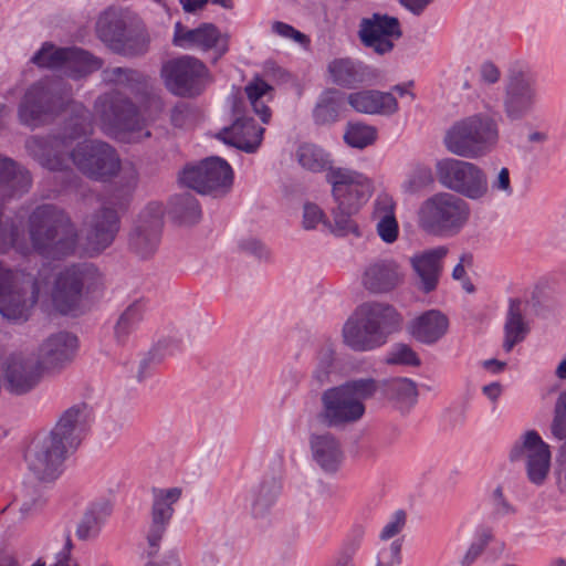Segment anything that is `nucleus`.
Instances as JSON below:
<instances>
[{
  "label": "nucleus",
  "mask_w": 566,
  "mask_h": 566,
  "mask_svg": "<svg viewBox=\"0 0 566 566\" xmlns=\"http://www.w3.org/2000/svg\"><path fill=\"white\" fill-rule=\"evenodd\" d=\"M101 80L106 85L126 88L139 102L156 105L158 94L154 83L146 74L129 67H106L101 73Z\"/></svg>",
  "instance_id": "nucleus-25"
},
{
  "label": "nucleus",
  "mask_w": 566,
  "mask_h": 566,
  "mask_svg": "<svg viewBox=\"0 0 566 566\" xmlns=\"http://www.w3.org/2000/svg\"><path fill=\"white\" fill-rule=\"evenodd\" d=\"M120 41L125 46H133L135 45V43L132 41H138V44L136 43V46H134V52L117 53L118 55L125 57H136L147 53L149 49L150 38L144 27L139 25L138 23H134L129 19V21L125 25V32H123V35H120Z\"/></svg>",
  "instance_id": "nucleus-41"
},
{
  "label": "nucleus",
  "mask_w": 566,
  "mask_h": 566,
  "mask_svg": "<svg viewBox=\"0 0 566 566\" xmlns=\"http://www.w3.org/2000/svg\"><path fill=\"white\" fill-rule=\"evenodd\" d=\"M402 35L398 18L387 13L374 12L359 21L358 38L361 44L377 54L392 51L396 40Z\"/></svg>",
  "instance_id": "nucleus-15"
},
{
  "label": "nucleus",
  "mask_w": 566,
  "mask_h": 566,
  "mask_svg": "<svg viewBox=\"0 0 566 566\" xmlns=\"http://www.w3.org/2000/svg\"><path fill=\"white\" fill-rule=\"evenodd\" d=\"M171 43L174 46L199 52L212 51L216 63L229 50L228 36L223 34L213 23H201L190 29L181 22H176Z\"/></svg>",
  "instance_id": "nucleus-13"
},
{
  "label": "nucleus",
  "mask_w": 566,
  "mask_h": 566,
  "mask_svg": "<svg viewBox=\"0 0 566 566\" xmlns=\"http://www.w3.org/2000/svg\"><path fill=\"white\" fill-rule=\"evenodd\" d=\"M343 386L356 401L360 402L371 398L377 391V382L371 378L350 380L343 384Z\"/></svg>",
  "instance_id": "nucleus-50"
},
{
  "label": "nucleus",
  "mask_w": 566,
  "mask_h": 566,
  "mask_svg": "<svg viewBox=\"0 0 566 566\" xmlns=\"http://www.w3.org/2000/svg\"><path fill=\"white\" fill-rule=\"evenodd\" d=\"M181 493L180 488L153 489L151 522L146 536L148 543L147 554L149 556L158 552L159 543L175 512L172 505L178 502Z\"/></svg>",
  "instance_id": "nucleus-23"
},
{
  "label": "nucleus",
  "mask_w": 566,
  "mask_h": 566,
  "mask_svg": "<svg viewBox=\"0 0 566 566\" xmlns=\"http://www.w3.org/2000/svg\"><path fill=\"white\" fill-rule=\"evenodd\" d=\"M504 333L503 348L507 353L511 352L516 344L521 343L528 333V326L522 312V302L518 298L510 301Z\"/></svg>",
  "instance_id": "nucleus-36"
},
{
  "label": "nucleus",
  "mask_w": 566,
  "mask_h": 566,
  "mask_svg": "<svg viewBox=\"0 0 566 566\" xmlns=\"http://www.w3.org/2000/svg\"><path fill=\"white\" fill-rule=\"evenodd\" d=\"M51 271L43 268L34 275L24 271H11L0 262V313L8 321L22 323L42 294H48Z\"/></svg>",
  "instance_id": "nucleus-3"
},
{
  "label": "nucleus",
  "mask_w": 566,
  "mask_h": 566,
  "mask_svg": "<svg viewBox=\"0 0 566 566\" xmlns=\"http://www.w3.org/2000/svg\"><path fill=\"white\" fill-rule=\"evenodd\" d=\"M69 450L50 434L35 439L25 453L31 472L44 482L55 480L61 473V465Z\"/></svg>",
  "instance_id": "nucleus-16"
},
{
  "label": "nucleus",
  "mask_w": 566,
  "mask_h": 566,
  "mask_svg": "<svg viewBox=\"0 0 566 566\" xmlns=\"http://www.w3.org/2000/svg\"><path fill=\"white\" fill-rule=\"evenodd\" d=\"M364 536L365 527L360 524L354 525L346 535L333 562L343 566H354L353 559L361 545Z\"/></svg>",
  "instance_id": "nucleus-43"
},
{
  "label": "nucleus",
  "mask_w": 566,
  "mask_h": 566,
  "mask_svg": "<svg viewBox=\"0 0 566 566\" xmlns=\"http://www.w3.org/2000/svg\"><path fill=\"white\" fill-rule=\"evenodd\" d=\"M297 163L306 170L319 172L328 170L326 180L332 186L336 202L333 209L334 232L338 235L357 233V224L352 217L368 201L373 193L371 181L363 174L348 168L331 167L329 154L315 144L304 143L296 150Z\"/></svg>",
  "instance_id": "nucleus-1"
},
{
  "label": "nucleus",
  "mask_w": 566,
  "mask_h": 566,
  "mask_svg": "<svg viewBox=\"0 0 566 566\" xmlns=\"http://www.w3.org/2000/svg\"><path fill=\"white\" fill-rule=\"evenodd\" d=\"M91 419L92 410L87 403L74 405L61 415L50 436L69 451H73L86 433Z\"/></svg>",
  "instance_id": "nucleus-26"
},
{
  "label": "nucleus",
  "mask_w": 566,
  "mask_h": 566,
  "mask_svg": "<svg viewBox=\"0 0 566 566\" xmlns=\"http://www.w3.org/2000/svg\"><path fill=\"white\" fill-rule=\"evenodd\" d=\"M93 134L92 114L88 108H77L65 122L63 133L54 137L50 143L52 146L66 145V140H73L82 136Z\"/></svg>",
  "instance_id": "nucleus-38"
},
{
  "label": "nucleus",
  "mask_w": 566,
  "mask_h": 566,
  "mask_svg": "<svg viewBox=\"0 0 566 566\" xmlns=\"http://www.w3.org/2000/svg\"><path fill=\"white\" fill-rule=\"evenodd\" d=\"M376 137V129L361 123H349L344 134V139L349 146L360 149L371 145Z\"/></svg>",
  "instance_id": "nucleus-47"
},
{
  "label": "nucleus",
  "mask_w": 566,
  "mask_h": 566,
  "mask_svg": "<svg viewBox=\"0 0 566 566\" xmlns=\"http://www.w3.org/2000/svg\"><path fill=\"white\" fill-rule=\"evenodd\" d=\"M164 210L161 205L153 202L139 214L138 224L130 235L129 245L136 254L148 258L158 248L163 229Z\"/></svg>",
  "instance_id": "nucleus-24"
},
{
  "label": "nucleus",
  "mask_w": 566,
  "mask_h": 566,
  "mask_svg": "<svg viewBox=\"0 0 566 566\" xmlns=\"http://www.w3.org/2000/svg\"><path fill=\"white\" fill-rule=\"evenodd\" d=\"M432 181L433 178L431 169L429 167H418L405 181L403 189L406 192L415 193L429 186Z\"/></svg>",
  "instance_id": "nucleus-51"
},
{
  "label": "nucleus",
  "mask_w": 566,
  "mask_h": 566,
  "mask_svg": "<svg viewBox=\"0 0 566 566\" xmlns=\"http://www.w3.org/2000/svg\"><path fill=\"white\" fill-rule=\"evenodd\" d=\"M324 219L323 210L315 203L304 205L303 224L305 229L315 228Z\"/></svg>",
  "instance_id": "nucleus-60"
},
{
  "label": "nucleus",
  "mask_w": 566,
  "mask_h": 566,
  "mask_svg": "<svg viewBox=\"0 0 566 566\" xmlns=\"http://www.w3.org/2000/svg\"><path fill=\"white\" fill-rule=\"evenodd\" d=\"M166 88L175 96L193 98L201 95L210 80L207 65L191 55L166 61L160 70Z\"/></svg>",
  "instance_id": "nucleus-8"
},
{
  "label": "nucleus",
  "mask_w": 566,
  "mask_h": 566,
  "mask_svg": "<svg viewBox=\"0 0 566 566\" xmlns=\"http://www.w3.org/2000/svg\"><path fill=\"white\" fill-rule=\"evenodd\" d=\"M407 514L402 510L396 511L387 524L384 526L379 537L382 541H388L398 535L406 526Z\"/></svg>",
  "instance_id": "nucleus-55"
},
{
  "label": "nucleus",
  "mask_w": 566,
  "mask_h": 566,
  "mask_svg": "<svg viewBox=\"0 0 566 566\" xmlns=\"http://www.w3.org/2000/svg\"><path fill=\"white\" fill-rule=\"evenodd\" d=\"M42 374L41 361L33 354L14 353L7 358L4 378L12 394L29 392L40 382Z\"/></svg>",
  "instance_id": "nucleus-22"
},
{
  "label": "nucleus",
  "mask_w": 566,
  "mask_h": 566,
  "mask_svg": "<svg viewBox=\"0 0 566 566\" xmlns=\"http://www.w3.org/2000/svg\"><path fill=\"white\" fill-rule=\"evenodd\" d=\"M523 455L526 457L528 480L536 485L543 484L549 471L551 452L548 444L534 430L527 431L523 443L515 444L510 454L513 461Z\"/></svg>",
  "instance_id": "nucleus-21"
},
{
  "label": "nucleus",
  "mask_w": 566,
  "mask_h": 566,
  "mask_svg": "<svg viewBox=\"0 0 566 566\" xmlns=\"http://www.w3.org/2000/svg\"><path fill=\"white\" fill-rule=\"evenodd\" d=\"M551 430L555 438L566 439V391L562 392L556 401Z\"/></svg>",
  "instance_id": "nucleus-52"
},
{
  "label": "nucleus",
  "mask_w": 566,
  "mask_h": 566,
  "mask_svg": "<svg viewBox=\"0 0 566 566\" xmlns=\"http://www.w3.org/2000/svg\"><path fill=\"white\" fill-rule=\"evenodd\" d=\"M180 182L199 193H219L230 189L233 181L231 166L220 157H208L196 165H187Z\"/></svg>",
  "instance_id": "nucleus-12"
},
{
  "label": "nucleus",
  "mask_w": 566,
  "mask_h": 566,
  "mask_svg": "<svg viewBox=\"0 0 566 566\" xmlns=\"http://www.w3.org/2000/svg\"><path fill=\"white\" fill-rule=\"evenodd\" d=\"M109 514L111 506L108 503L91 505L77 525L76 536L82 541L97 536L103 522Z\"/></svg>",
  "instance_id": "nucleus-40"
},
{
  "label": "nucleus",
  "mask_w": 566,
  "mask_h": 566,
  "mask_svg": "<svg viewBox=\"0 0 566 566\" xmlns=\"http://www.w3.org/2000/svg\"><path fill=\"white\" fill-rule=\"evenodd\" d=\"M419 226L432 234L453 235L468 222L470 208L465 200L439 192L424 200L419 209Z\"/></svg>",
  "instance_id": "nucleus-7"
},
{
  "label": "nucleus",
  "mask_w": 566,
  "mask_h": 566,
  "mask_svg": "<svg viewBox=\"0 0 566 566\" xmlns=\"http://www.w3.org/2000/svg\"><path fill=\"white\" fill-rule=\"evenodd\" d=\"M412 82L408 84H398L390 92H380L376 90L361 91L349 94L347 102L349 106H397L399 102L412 104L416 95L410 91Z\"/></svg>",
  "instance_id": "nucleus-31"
},
{
  "label": "nucleus",
  "mask_w": 566,
  "mask_h": 566,
  "mask_svg": "<svg viewBox=\"0 0 566 566\" xmlns=\"http://www.w3.org/2000/svg\"><path fill=\"white\" fill-rule=\"evenodd\" d=\"M541 102L536 74L530 65L522 61L511 63L504 80L505 106H528Z\"/></svg>",
  "instance_id": "nucleus-17"
},
{
  "label": "nucleus",
  "mask_w": 566,
  "mask_h": 566,
  "mask_svg": "<svg viewBox=\"0 0 566 566\" xmlns=\"http://www.w3.org/2000/svg\"><path fill=\"white\" fill-rule=\"evenodd\" d=\"M143 313L144 305L140 302H135L119 316L115 325V337L119 343L125 342L129 333L143 318Z\"/></svg>",
  "instance_id": "nucleus-46"
},
{
  "label": "nucleus",
  "mask_w": 566,
  "mask_h": 566,
  "mask_svg": "<svg viewBox=\"0 0 566 566\" xmlns=\"http://www.w3.org/2000/svg\"><path fill=\"white\" fill-rule=\"evenodd\" d=\"M120 229V219L115 208L103 206L86 217L83 222V233L86 250L91 253H101L115 240Z\"/></svg>",
  "instance_id": "nucleus-20"
},
{
  "label": "nucleus",
  "mask_w": 566,
  "mask_h": 566,
  "mask_svg": "<svg viewBox=\"0 0 566 566\" xmlns=\"http://www.w3.org/2000/svg\"><path fill=\"white\" fill-rule=\"evenodd\" d=\"M345 102V94L336 88H329L322 93L316 106H340Z\"/></svg>",
  "instance_id": "nucleus-64"
},
{
  "label": "nucleus",
  "mask_w": 566,
  "mask_h": 566,
  "mask_svg": "<svg viewBox=\"0 0 566 566\" xmlns=\"http://www.w3.org/2000/svg\"><path fill=\"white\" fill-rule=\"evenodd\" d=\"M401 277L398 266L392 261H380L371 264L364 274V285L376 293L389 292L395 289Z\"/></svg>",
  "instance_id": "nucleus-33"
},
{
  "label": "nucleus",
  "mask_w": 566,
  "mask_h": 566,
  "mask_svg": "<svg viewBox=\"0 0 566 566\" xmlns=\"http://www.w3.org/2000/svg\"><path fill=\"white\" fill-rule=\"evenodd\" d=\"M401 321V315L389 304L364 303L345 323L344 342L354 350H371L384 345L400 328Z\"/></svg>",
  "instance_id": "nucleus-4"
},
{
  "label": "nucleus",
  "mask_w": 566,
  "mask_h": 566,
  "mask_svg": "<svg viewBox=\"0 0 566 566\" xmlns=\"http://www.w3.org/2000/svg\"><path fill=\"white\" fill-rule=\"evenodd\" d=\"M94 106L106 107V106H136V105L133 102H130L117 88H112L111 91L98 96Z\"/></svg>",
  "instance_id": "nucleus-57"
},
{
  "label": "nucleus",
  "mask_w": 566,
  "mask_h": 566,
  "mask_svg": "<svg viewBox=\"0 0 566 566\" xmlns=\"http://www.w3.org/2000/svg\"><path fill=\"white\" fill-rule=\"evenodd\" d=\"M281 490L280 483L272 479L263 482L251 495L252 513L254 516L263 515L275 502Z\"/></svg>",
  "instance_id": "nucleus-44"
},
{
  "label": "nucleus",
  "mask_w": 566,
  "mask_h": 566,
  "mask_svg": "<svg viewBox=\"0 0 566 566\" xmlns=\"http://www.w3.org/2000/svg\"><path fill=\"white\" fill-rule=\"evenodd\" d=\"M494 512L499 515H506L514 513L513 506L506 501L503 494L502 486H497L492 495Z\"/></svg>",
  "instance_id": "nucleus-63"
},
{
  "label": "nucleus",
  "mask_w": 566,
  "mask_h": 566,
  "mask_svg": "<svg viewBox=\"0 0 566 566\" xmlns=\"http://www.w3.org/2000/svg\"><path fill=\"white\" fill-rule=\"evenodd\" d=\"M102 285V274L93 263H77L59 272L51 290L54 307L61 314L78 310L84 297Z\"/></svg>",
  "instance_id": "nucleus-6"
},
{
  "label": "nucleus",
  "mask_w": 566,
  "mask_h": 566,
  "mask_svg": "<svg viewBox=\"0 0 566 566\" xmlns=\"http://www.w3.org/2000/svg\"><path fill=\"white\" fill-rule=\"evenodd\" d=\"M496 122L484 115H474L457 122L447 133V149L461 157L476 158L490 153L497 144Z\"/></svg>",
  "instance_id": "nucleus-5"
},
{
  "label": "nucleus",
  "mask_w": 566,
  "mask_h": 566,
  "mask_svg": "<svg viewBox=\"0 0 566 566\" xmlns=\"http://www.w3.org/2000/svg\"><path fill=\"white\" fill-rule=\"evenodd\" d=\"M129 19L123 12L109 10L105 11L97 21L96 31L98 38L114 53H132L135 50V45L125 46L120 41V35L125 32V25ZM133 42L136 44L135 41Z\"/></svg>",
  "instance_id": "nucleus-32"
},
{
  "label": "nucleus",
  "mask_w": 566,
  "mask_h": 566,
  "mask_svg": "<svg viewBox=\"0 0 566 566\" xmlns=\"http://www.w3.org/2000/svg\"><path fill=\"white\" fill-rule=\"evenodd\" d=\"M388 391L397 401L413 405L417 401L418 389L416 382L407 378H396L388 382Z\"/></svg>",
  "instance_id": "nucleus-49"
},
{
  "label": "nucleus",
  "mask_w": 566,
  "mask_h": 566,
  "mask_svg": "<svg viewBox=\"0 0 566 566\" xmlns=\"http://www.w3.org/2000/svg\"><path fill=\"white\" fill-rule=\"evenodd\" d=\"M328 72L334 83L345 87H353L363 82L365 75L363 64L349 57L335 59L329 62Z\"/></svg>",
  "instance_id": "nucleus-39"
},
{
  "label": "nucleus",
  "mask_w": 566,
  "mask_h": 566,
  "mask_svg": "<svg viewBox=\"0 0 566 566\" xmlns=\"http://www.w3.org/2000/svg\"><path fill=\"white\" fill-rule=\"evenodd\" d=\"M322 405L318 419L328 427L357 421L365 412L364 403L356 401L343 385L325 390Z\"/></svg>",
  "instance_id": "nucleus-19"
},
{
  "label": "nucleus",
  "mask_w": 566,
  "mask_h": 566,
  "mask_svg": "<svg viewBox=\"0 0 566 566\" xmlns=\"http://www.w3.org/2000/svg\"><path fill=\"white\" fill-rule=\"evenodd\" d=\"M272 30L277 35L285 38V39H292L293 41L301 43V44L308 41L307 36L304 33L300 32L292 25L281 22V21H275L272 24Z\"/></svg>",
  "instance_id": "nucleus-58"
},
{
  "label": "nucleus",
  "mask_w": 566,
  "mask_h": 566,
  "mask_svg": "<svg viewBox=\"0 0 566 566\" xmlns=\"http://www.w3.org/2000/svg\"><path fill=\"white\" fill-rule=\"evenodd\" d=\"M32 184L28 170L21 168L14 160L0 155V187L10 196L29 191Z\"/></svg>",
  "instance_id": "nucleus-35"
},
{
  "label": "nucleus",
  "mask_w": 566,
  "mask_h": 566,
  "mask_svg": "<svg viewBox=\"0 0 566 566\" xmlns=\"http://www.w3.org/2000/svg\"><path fill=\"white\" fill-rule=\"evenodd\" d=\"M69 108H19V118L30 128H36L56 118H65Z\"/></svg>",
  "instance_id": "nucleus-45"
},
{
  "label": "nucleus",
  "mask_w": 566,
  "mask_h": 566,
  "mask_svg": "<svg viewBox=\"0 0 566 566\" xmlns=\"http://www.w3.org/2000/svg\"><path fill=\"white\" fill-rule=\"evenodd\" d=\"M74 166L86 177L108 181L120 171V159L109 144L90 139L78 143L70 153Z\"/></svg>",
  "instance_id": "nucleus-10"
},
{
  "label": "nucleus",
  "mask_w": 566,
  "mask_h": 566,
  "mask_svg": "<svg viewBox=\"0 0 566 566\" xmlns=\"http://www.w3.org/2000/svg\"><path fill=\"white\" fill-rule=\"evenodd\" d=\"M438 181L447 189L470 199H480L488 192V179L484 171L476 165L454 158H446L437 163Z\"/></svg>",
  "instance_id": "nucleus-11"
},
{
  "label": "nucleus",
  "mask_w": 566,
  "mask_h": 566,
  "mask_svg": "<svg viewBox=\"0 0 566 566\" xmlns=\"http://www.w3.org/2000/svg\"><path fill=\"white\" fill-rule=\"evenodd\" d=\"M375 217L378 219L377 233L386 243H392L399 234L395 216V203L388 196L379 197L375 202Z\"/></svg>",
  "instance_id": "nucleus-37"
},
{
  "label": "nucleus",
  "mask_w": 566,
  "mask_h": 566,
  "mask_svg": "<svg viewBox=\"0 0 566 566\" xmlns=\"http://www.w3.org/2000/svg\"><path fill=\"white\" fill-rule=\"evenodd\" d=\"M448 254L446 247H437L410 259L411 266L419 279V289L424 293L434 291L442 272V261Z\"/></svg>",
  "instance_id": "nucleus-29"
},
{
  "label": "nucleus",
  "mask_w": 566,
  "mask_h": 566,
  "mask_svg": "<svg viewBox=\"0 0 566 566\" xmlns=\"http://www.w3.org/2000/svg\"><path fill=\"white\" fill-rule=\"evenodd\" d=\"M340 117L339 108H314L313 118L317 125H329Z\"/></svg>",
  "instance_id": "nucleus-62"
},
{
  "label": "nucleus",
  "mask_w": 566,
  "mask_h": 566,
  "mask_svg": "<svg viewBox=\"0 0 566 566\" xmlns=\"http://www.w3.org/2000/svg\"><path fill=\"white\" fill-rule=\"evenodd\" d=\"M33 249L46 258H62L75 252L78 233L69 213L51 203L36 207L29 217Z\"/></svg>",
  "instance_id": "nucleus-2"
},
{
  "label": "nucleus",
  "mask_w": 566,
  "mask_h": 566,
  "mask_svg": "<svg viewBox=\"0 0 566 566\" xmlns=\"http://www.w3.org/2000/svg\"><path fill=\"white\" fill-rule=\"evenodd\" d=\"M479 82L490 90L492 85L500 81L501 72L497 65L491 60L483 61L478 67Z\"/></svg>",
  "instance_id": "nucleus-54"
},
{
  "label": "nucleus",
  "mask_w": 566,
  "mask_h": 566,
  "mask_svg": "<svg viewBox=\"0 0 566 566\" xmlns=\"http://www.w3.org/2000/svg\"><path fill=\"white\" fill-rule=\"evenodd\" d=\"M390 361L394 364H402L409 366L420 365L418 355L407 345H400L392 354Z\"/></svg>",
  "instance_id": "nucleus-59"
},
{
  "label": "nucleus",
  "mask_w": 566,
  "mask_h": 566,
  "mask_svg": "<svg viewBox=\"0 0 566 566\" xmlns=\"http://www.w3.org/2000/svg\"><path fill=\"white\" fill-rule=\"evenodd\" d=\"M172 213L184 223H196L201 217L197 198L190 192L176 195L171 199Z\"/></svg>",
  "instance_id": "nucleus-42"
},
{
  "label": "nucleus",
  "mask_w": 566,
  "mask_h": 566,
  "mask_svg": "<svg viewBox=\"0 0 566 566\" xmlns=\"http://www.w3.org/2000/svg\"><path fill=\"white\" fill-rule=\"evenodd\" d=\"M72 86L61 77L43 78L34 83L20 106H73Z\"/></svg>",
  "instance_id": "nucleus-27"
},
{
  "label": "nucleus",
  "mask_w": 566,
  "mask_h": 566,
  "mask_svg": "<svg viewBox=\"0 0 566 566\" xmlns=\"http://www.w3.org/2000/svg\"><path fill=\"white\" fill-rule=\"evenodd\" d=\"M77 349V337L71 333L61 332L50 336L39 349L38 359L43 370L57 368L73 359Z\"/></svg>",
  "instance_id": "nucleus-28"
},
{
  "label": "nucleus",
  "mask_w": 566,
  "mask_h": 566,
  "mask_svg": "<svg viewBox=\"0 0 566 566\" xmlns=\"http://www.w3.org/2000/svg\"><path fill=\"white\" fill-rule=\"evenodd\" d=\"M265 129L258 126L247 108H232V123L216 134V138L248 154L255 153L262 144Z\"/></svg>",
  "instance_id": "nucleus-18"
},
{
  "label": "nucleus",
  "mask_w": 566,
  "mask_h": 566,
  "mask_svg": "<svg viewBox=\"0 0 566 566\" xmlns=\"http://www.w3.org/2000/svg\"><path fill=\"white\" fill-rule=\"evenodd\" d=\"M143 108H102V130L120 142L135 143L150 136Z\"/></svg>",
  "instance_id": "nucleus-14"
},
{
  "label": "nucleus",
  "mask_w": 566,
  "mask_h": 566,
  "mask_svg": "<svg viewBox=\"0 0 566 566\" xmlns=\"http://www.w3.org/2000/svg\"><path fill=\"white\" fill-rule=\"evenodd\" d=\"M497 101L496 95L486 87L473 90L468 94V102L475 105L490 106Z\"/></svg>",
  "instance_id": "nucleus-61"
},
{
  "label": "nucleus",
  "mask_w": 566,
  "mask_h": 566,
  "mask_svg": "<svg viewBox=\"0 0 566 566\" xmlns=\"http://www.w3.org/2000/svg\"><path fill=\"white\" fill-rule=\"evenodd\" d=\"M493 535L490 530H484L475 542L471 544L467 554L463 557V566H470L484 551V548L492 541Z\"/></svg>",
  "instance_id": "nucleus-56"
},
{
  "label": "nucleus",
  "mask_w": 566,
  "mask_h": 566,
  "mask_svg": "<svg viewBox=\"0 0 566 566\" xmlns=\"http://www.w3.org/2000/svg\"><path fill=\"white\" fill-rule=\"evenodd\" d=\"M120 180L123 181V185L120 186V188L112 192L108 199V203L122 210L128 206L132 193L136 187V170H125L120 177Z\"/></svg>",
  "instance_id": "nucleus-48"
},
{
  "label": "nucleus",
  "mask_w": 566,
  "mask_h": 566,
  "mask_svg": "<svg viewBox=\"0 0 566 566\" xmlns=\"http://www.w3.org/2000/svg\"><path fill=\"white\" fill-rule=\"evenodd\" d=\"M449 329V318L439 310H428L408 325L409 334L419 343L434 345Z\"/></svg>",
  "instance_id": "nucleus-30"
},
{
  "label": "nucleus",
  "mask_w": 566,
  "mask_h": 566,
  "mask_svg": "<svg viewBox=\"0 0 566 566\" xmlns=\"http://www.w3.org/2000/svg\"><path fill=\"white\" fill-rule=\"evenodd\" d=\"M273 91V86H271L260 76L253 77L244 87V92L251 104H255L264 96L272 97ZM270 101L271 98L268 99V102Z\"/></svg>",
  "instance_id": "nucleus-53"
},
{
  "label": "nucleus",
  "mask_w": 566,
  "mask_h": 566,
  "mask_svg": "<svg viewBox=\"0 0 566 566\" xmlns=\"http://www.w3.org/2000/svg\"><path fill=\"white\" fill-rule=\"evenodd\" d=\"M39 67L63 70L72 78H82L102 69L103 61L78 48H56L50 42L42 44L31 59Z\"/></svg>",
  "instance_id": "nucleus-9"
},
{
  "label": "nucleus",
  "mask_w": 566,
  "mask_h": 566,
  "mask_svg": "<svg viewBox=\"0 0 566 566\" xmlns=\"http://www.w3.org/2000/svg\"><path fill=\"white\" fill-rule=\"evenodd\" d=\"M313 457L317 464L326 472L338 470L343 452L338 440L331 433L314 436L311 439Z\"/></svg>",
  "instance_id": "nucleus-34"
}]
</instances>
